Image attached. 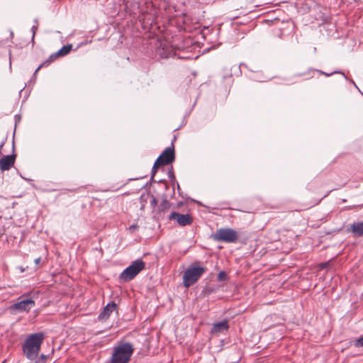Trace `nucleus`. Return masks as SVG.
<instances>
[{
    "label": "nucleus",
    "instance_id": "f257e3e1",
    "mask_svg": "<svg viewBox=\"0 0 363 363\" xmlns=\"http://www.w3.org/2000/svg\"><path fill=\"white\" fill-rule=\"evenodd\" d=\"M43 340L44 335L42 333L31 334L25 340L22 347L28 359L32 360L38 356Z\"/></svg>",
    "mask_w": 363,
    "mask_h": 363
},
{
    "label": "nucleus",
    "instance_id": "f03ea898",
    "mask_svg": "<svg viewBox=\"0 0 363 363\" xmlns=\"http://www.w3.org/2000/svg\"><path fill=\"white\" fill-rule=\"evenodd\" d=\"M206 272V268L195 264L190 265L183 275V284L185 287H189L196 283Z\"/></svg>",
    "mask_w": 363,
    "mask_h": 363
},
{
    "label": "nucleus",
    "instance_id": "7ed1b4c3",
    "mask_svg": "<svg viewBox=\"0 0 363 363\" xmlns=\"http://www.w3.org/2000/svg\"><path fill=\"white\" fill-rule=\"evenodd\" d=\"M145 263L138 259L126 267L120 274L119 277L123 281H130L133 279L141 271L145 269Z\"/></svg>",
    "mask_w": 363,
    "mask_h": 363
},
{
    "label": "nucleus",
    "instance_id": "20e7f679",
    "mask_svg": "<svg viewBox=\"0 0 363 363\" xmlns=\"http://www.w3.org/2000/svg\"><path fill=\"white\" fill-rule=\"evenodd\" d=\"M213 238L216 241L232 243L237 241L238 235L232 228H220L213 235Z\"/></svg>",
    "mask_w": 363,
    "mask_h": 363
},
{
    "label": "nucleus",
    "instance_id": "39448f33",
    "mask_svg": "<svg viewBox=\"0 0 363 363\" xmlns=\"http://www.w3.org/2000/svg\"><path fill=\"white\" fill-rule=\"evenodd\" d=\"M174 160V146L167 147L156 160V165H167Z\"/></svg>",
    "mask_w": 363,
    "mask_h": 363
},
{
    "label": "nucleus",
    "instance_id": "423d86ee",
    "mask_svg": "<svg viewBox=\"0 0 363 363\" xmlns=\"http://www.w3.org/2000/svg\"><path fill=\"white\" fill-rule=\"evenodd\" d=\"M21 298L22 296L19 298V301L11 306V308L13 311H16L18 312H28L35 306V303L33 299L29 298L21 300Z\"/></svg>",
    "mask_w": 363,
    "mask_h": 363
},
{
    "label": "nucleus",
    "instance_id": "0eeeda50",
    "mask_svg": "<svg viewBox=\"0 0 363 363\" xmlns=\"http://www.w3.org/2000/svg\"><path fill=\"white\" fill-rule=\"evenodd\" d=\"M169 220H176L178 224L181 226H186L191 225L192 218L189 214H180L177 212H172L169 216Z\"/></svg>",
    "mask_w": 363,
    "mask_h": 363
},
{
    "label": "nucleus",
    "instance_id": "6e6552de",
    "mask_svg": "<svg viewBox=\"0 0 363 363\" xmlns=\"http://www.w3.org/2000/svg\"><path fill=\"white\" fill-rule=\"evenodd\" d=\"M16 160V155H10L4 156L0 160V169L1 171L9 170L14 164Z\"/></svg>",
    "mask_w": 363,
    "mask_h": 363
},
{
    "label": "nucleus",
    "instance_id": "1a4fd4ad",
    "mask_svg": "<svg viewBox=\"0 0 363 363\" xmlns=\"http://www.w3.org/2000/svg\"><path fill=\"white\" fill-rule=\"evenodd\" d=\"M116 304L114 302H111L108 303L104 310L101 312V313L99 315L98 319L100 321H105L106 320L113 311H114L116 309Z\"/></svg>",
    "mask_w": 363,
    "mask_h": 363
},
{
    "label": "nucleus",
    "instance_id": "9d476101",
    "mask_svg": "<svg viewBox=\"0 0 363 363\" xmlns=\"http://www.w3.org/2000/svg\"><path fill=\"white\" fill-rule=\"evenodd\" d=\"M72 45L71 44L64 45L57 52L52 54L50 57V60L53 61L57 57H64L67 55L72 50Z\"/></svg>",
    "mask_w": 363,
    "mask_h": 363
},
{
    "label": "nucleus",
    "instance_id": "9b49d317",
    "mask_svg": "<svg viewBox=\"0 0 363 363\" xmlns=\"http://www.w3.org/2000/svg\"><path fill=\"white\" fill-rule=\"evenodd\" d=\"M228 328H229V325H228V321L223 320V321L219 322L213 325V327L211 329V333L212 334H218L223 331L228 330Z\"/></svg>",
    "mask_w": 363,
    "mask_h": 363
},
{
    "label": "nucleus",
    "instance_id": "f8f14e48",
    "mask_svg": "<svg viewBox=\"0 0 363 363\" xmlns=\"http://www.w3.org/2000/svg\"><path fill=\"white\" fill-rule=\"evenodd\" d=\"M351 232L355 236H363V221L356 222L350 225Z\"/></svg>",
    "mask_w": 363,
    "mask_h": 363
},
{
    "label": "nucleus",
    "instance_id": "ddd939ff",
    "mask_svg": "<svg viewBox=\"0 0 363 363\" xmlns=\"http://www.w3.org/2000/svg\"><path fill=\"white\" fill-rule=\"evenodd\" d=\"M227 279V274L224 271H220L217 277L218 281H224Z\"/></svg>",
    "mask_w": 363,
    "mask_h": 363
},
{
    "label": "nucleus",
    "instance_id": "4468645a",
    "mask_svg": "<svg viewBox=\"0 0 363 363\" xmlns=\"http://www.w3.org/2000/svg\"><path fill=\"white\" fill-rule=\"evenodd\" d=\"M354 345L356 347H363V335L354 341Z\"/></svg>",
    "mask_w": 363,
    "mask_h": 363
},
{
    "label": "nucleus",
    "instance_id": "2eb2a0df",
    "mask_svg": "<svg viewBox=\"0 0 363 363\" xmlns=\"http://www.w3.org/2000/svg\"><path fill=\"white\" fill-rule=\"evenodd\" d=\"M160 165H156V161L155 162V164L152 167V176H151V179L152 180L153 178H154V176L157 172V169L158 167H160Z\"/></svg>",
    "mask_w": 363,
    "mask_h": 363
},
{
    "label": "nucleus",
    "instance_id": "dca6fc26",
    "mask_svg": "<svg viewBox=\"0 0 363 363\" xmlns=\"http://www.w3.org/2000/svg\"><path fill=\"white\" fill-rule=\"evenodd\" d=\"M138 228V225L134 224V225H130L128 228V230H130V233H133Z\"/></svg>",
    "mask_w": 363,
    "mask_h": 363
},
{
    "label": "nucleus",
    "instance_id": "f3484780",
    "mask_svg": "<svg viewBox=\"0 0 363 363\" xmlns=\"http://www.w3.org/2000/svg\"><path fill=\"white\" fill-rule=\"evenodd\" d=\"M37 29V26H33L31 28L32 30V32H33V36H32V40H33L34 39V36H35V30Z\"/></svg>",
    "mask_w": 363,
    "mask_h": 363
},
{
    "label": "nucleus",
    "instance_id": "a211bd4d",
    "mask_svg": "<svg viewBox=\"0 0 363 363\" xmlns=\"http://www.w3.org/2000/svg\"><path fill=\"white\" fill-rule=\"evenodd\" d=\"M47 356L45 355V354H41L40 357L38 358L39 359H42L43 360V362L45 363L46 362V359H47Z\"/></svg>",
    "mask_w": 363,
    "mask_h": 363
},
{
    "label": "nucleus",
    "instance_id": "6ab92c4d",
    "mask_svg": "<svg viewBox=\"0 0 363 363\" xmlns=\"http://www.w3.org/2000/svg\"><path fill=\"white\" fill-rule=\"evenodd\" d=\"M328 265V262H323L320 264V268L324 269L327 267Z\"/></svg>",
    "mask_w": 363,
    "mask_h": 363
},
{
    "label": "nucleus",
    "instance_id": "aec40b11",
    "mask_svg": "<svg viewBox=\"0 0 363 363\" xmlns=\"http://www.w3.org/2000/svg\"><path fill=\"white\" fill-rule=\"evenodd\" d=\"M40 260H41L40 257H38V258H36V259H35V264H38L40 263Z\"/></svg>",
    "mask_w": 363,
    "mask_h": 363
},
{
    "label": "nucleus",
    "instance_id": "412c9836",
    "mask_svg": "<svg viewBox=\"0 0 363 363\" xmlns=\"http://www.w3.org/2000/svg\"><path fill=\"white\" fill-rule=\"evenodd\" d=\"M321 73L324 74L326 76H330L332 74V73L331 74H328V73H325V72H321ZM334 73H339V72H334Z\"/></svg>",
    "mask_w": 363,
    "mask_h": 363
},
{
    "label": "nucleus",
    "instance_id": "4be33fe9",
    "mask_svg": "<svg viewBox=\"0 0 363 363\" xmlns=\"http://www.w3.org/2000/svg\"><path fill=\"white\" fill-rule=\"evenodd\" d=\"M34 363H44L42 359H38Z\"/></svg>",
    "mask_w": 363,
    "mask_h": 363
},
{
    "label": "nucleus",
    "instance_id": "5701e85b",
    "mask_svg": "<svg viewBox=\"0 0 363 363\" xmlns=\"http://www.w3.org/2000/svg\"><path fill=\"white\" fill-rule=\"evenodd\" d=\"M42 67V65H40L35 71V74L37 73L38 72V70L41 68Z\"/></svg>",
    "mask_w": 363,
    "mask_h": 363
},
{
    "label": "nucleus",
    "instance_id": "b1692460",
    "mask_svg": "<svg viewBox=\"0 0 363 363\" xmlns=\"http://www.w3.org/2000/svg\"><path fill=\"white\" fill-rule=\"evenodd\" d=\"M152 203L154 204V205L156 204V199L155 198L152 199Z\"/></svg>",
    "mask_w": 363,
    "mask_h": 363
},
{
    "label": "nucleus",
    "instance_id": "393cba45",
    "mask_svg": "<svg viewBox=\"0 0 363 363\" xmlns=\"http://www.w3.org/2000/svg\"><path fill=\"white\" fill-rule=\"evenodd\" d=\"M4 145V143H2L1 145H0V149L3 147Z\"/></svg>",
    "mask_w": 363,
    "mask_h": 363
},
{
    "label": "nucleus",
    "instance_id": "a878e982",
    "mask_svg": "<svg viewBox=\"0 0 363 363\" xmlns=\"http://www.w3.org/2000/svg\"><path fill=\"white\" fill-rule=\"evenodd\" d=\"M12 148H13V150H14V144L13 143Z\"/></svg>",
    "mask_w": 363,
    "mask_h": 363
}]
</instances>
